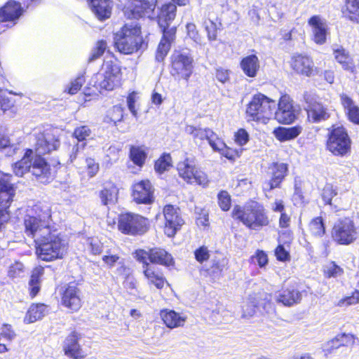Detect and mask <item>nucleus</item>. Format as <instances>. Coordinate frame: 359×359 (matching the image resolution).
<instances>
[{"instance_id": "obj_60", "label": "nucleus", "mask_w": 359, "mask_h": 359, "mask_svg": "<svg viewBox=\"0 0 359 359\" xmlns=\"http://www.w3.org/2000/svg\"><path fill=\"white\" fill-rule=\"evenodd\" d=\"M235 143L238 146L245 145L250 140V135L244 128H238L233 135Z\"/></svg>"}, {"instance_id": "obj_15", "label": "nucleus", "mask_w": 359, "mask_h": 359, "mask_svg": "<svg viewBox=\"0 0 359 359\" xmlns=\"http://www.w3.org/2000/svg\"><path fill=\"white\" fill-rule=\"evenodd\" d=\"M266 174L269 179L262 184V191L264 194L282 187L283 182L289 174V165L280 161L272 162L267 166Z\"/></svg>"}, {"instance_id": "obj_29", "label": "nucleus", "mask_w": 359, "mask_h": 359, "mask_svg": "<svg viewBox=\"0 0 359 359\" xmlns=\"http://www.w3.org/2000/svg\"><path fill=\"white\" fill-rule=\"evenodd\" d=\"M21 4L14 0H9L0 7V22H15L24 13Z\"/></svg>"}, {"instance_id": "obj_33", "label": "nucleus", "mask_w": 359, "mask_h": 359, "mask_svg": "<svg viewBox=\"0 0 359 359\" xmlns=\"http://www.w3.org/2000/svg\"><path fill=\"white\" fill-rule=\"evenodd\" d=\"M44 274V268L40 265L35 266L28 281V292L30 298L33 299L40 292L41 288L42 277Z\"/></svg>"}, {"instance_id": "obj_9", "label": "nucleus", "mask_w": 359, "mask_h": 359, "mask_svg": "<svg viewBox=\"0 0 359 359\" xmlns=\"http://www.w3.org/2000/svg\"><path fill=\"white\" fill-rule=\"evenodd\" d=\"M275 107V101L262 93L255 94L246 106L248 121L259 122L269 119Z\"/></svg>"}, {"instance_id": "obj_61", "label": "nucleus", "mask_w": 359, "mask_h": 359, "mask_svg": "<svg viewBox=\"0 0 359 359\" xmlns=\"http://www.w3.org/2000/svg\"><path fill=\"white\" fill-rule=\"evenodd\" d=\"M276 258L279 262H288L290 260V252L287 250L283 245L278 244L274 250Z\"/></svg>"}, {"instance_id": "obj_50", "label": "nucleus", "mask_w": 359, "mask_h": 359, "mask_svg": "<svg viewBox=\"0 0 359 359\" xmlns=\"http://www.w3.org/2000/svg\"><path fill=\"white\" fill-rule=\"evenodd\" d=\"M344 271L342 267L337 264L334 261H331L329 265L325 266L323 270V273L326 278H336L344 274Z\"/></svg>"}, {"instance_id": "obj_2", "label": "nucleus", "mask_w": 359, "mask_h": 359, "mask_svg": "<svg viewBox=\"0 0 359 359\" xmlns=\"http://www.w3.org/2000/svg\"><path fill=\"white\" fill-rule=\"evenodd\" d=\"M23 225L25 233L34 239V252L39 259L50 262L64 257L66 246L55 229L32 215L25 217Z\"/></svg>"}, {"instance_id": "obj_38", "label": "nucleus", "mask_w": 359, "mask_h": 359, "mask_svg": "<svg viewBox=\"0 0 359 359\" xmlns=\"http://www.w3.org/2000/svg\"><path fill=\"white\" fill-rule=\"evenodd\" d=\"M48 311V306L43 303H33L27 310L25 321L27 323L41 319Z\"/></svg>"}, {"instance_id": "obj_40", "label": "nucleus", "mask_w": 359, "mask_h": 359, "mask_svg": "<svg viewBox=\"0 0 359 359\" xmlns=\"http://www.w3.org/2000/svg\"><path fill=\"white\" fill-rule=\"evenodd\" d=\"M196 166L194 160L188 157L178 162L177 171L179 177L187 182L189 178L192 176Z\"/></svg>"}, {"instance_id": "obj_27", "label": "nucleus", "mask_w": 359, "mask_h": 359, "mask_svg": "<svg viewBox=\"0 0 359 359\" xmlns=\"http://www.w3.org/2000/svg\"><path fill=\"white\" fill-rule=\"evenodd\" d=\"M332 54L335 61L341 65L344 71L353 75L358 73V65H355L349 51L344 47L339 46L333 48Z\"/></svg>"}, {"instance_id": "obj_6", "label": "nucleus", "mask_w": 359, "mask_h": 359, "mask_svg": "<svg viewBox=\"0 0 359 359\" xmlns=\"http://www.w3.org/2000/svg\"><path fill=\"white\" fill-rule=\"evenodd\" d=\"M326 149L335 156H345L351 151L352 141L343 125L333 124L327 129Z\"/></svg>"}, {"instance_id": "obj_19", "label": "nucleus", "mask_w": 359, "mask_h": 359, "mask_svg": "<svg viewBox=\"0 0 359 359\" xmlns=\"http://www.w3.org/2000/svg\"><path fill=\"white\" fill-rule=\"evenodd\" d=\"M359 345L358 337L353 333L340 332L326 342L323 348L325 356H328L339 348H352Z\"/></svg>"}, {"instance_id": "obj_36", "label": "nucleus", "mask_w": 359, "mask_h": 359, "mask_svg": "<svg viewBox=\"0 0 359 359\" xmlns=\"http://www.w3.org/2000/svg\"><path fill=\"white\" fill-rule=\"evenodd\" d=\"M302 131L303 128L302 126L295 125L288 128L278 126L273 130V133L276 140L283 142L295 139Z\"/></svg>"}, {"instance_id": "obj_42", "label": "nucleus", "mask_w": 359, "mask_h": 359, "mask_svg": "<svg viewBox=\"0 0 359 359\" xmlns=\"http://www.w3.org/2000/svg\"><path fill=\"white\" fill-rule=\"evenodd\" d=\"M173 166V161L170 153L163 152L154 161V168L158 175H162L170 170Z\"/></svg>"}, {"instance_id": "obj_39", "label": "nucleus", "mask_w": 359, "mask_h": 359, "mask_svg": "<svg viewBox=\"0 0 359 359\" xmlns=\"http://www.w3.org/2000/svg\"><path fill=\"white\" fill-rule=\"evenodd\" d=\"M128 156L135 165L142 168L147 158V148L144 146L131 145L129 148Z\"/></svg>"}, {"instance_id": "obj_34", "label": "nucleus", "mask_w": 359, "mask_h": 359, "mask_svg": "<svg viewBox=\"0 0 359 359\" xmlns=\"http://www.w3.org/2000/svg\"><path fill=\"white\" fill-rule=\"evenodd\" d=\"M240 67L245 76L254 78L260 69L259 60L256 54L248 55L241 60Z\"/></svg>"}, {"instance_id": "obj_3", "label": "nucleus", "mask_w": 359, "mask_h": 359, "mask_svg": "<svg viewBox=\"0 0 359 359\" xmlns=\"http://www.w3.org/2000/svg\"><path fill=\"white\" fill-rule=\"evenodd\" d=\"M231 216L250 231H259L271 222L264 205L254 199L248 200L243 205H234Z\"/></svg>"}, {"instance_id": "obj_64", "label": "nucleus", "mask_w": 359, "mask_h": 359, "mask_svg": "<svg viewBox=\"0 0 359 359\" xmlns=\"http://www.w3.org/2000/svg\"><path fill=\"white\" fill-rule=\"evenodd\" d=\"M86 170L90 177H94L100 170V165L93 158H87L86 159Z\"/></svg>"}, {"instance_id": "obj_48", "label": "nucleus", "mask_w": 359, "mask_h": 359, "mask_svg": "<svg viewBox=\"0 0 359 359\" xmlns=\"http://www.w3.org/2000/svg\"><path fill=\"white\" fill-rule=\"evenodd\" d=\"M108 48V44L106 40H97L92 48L91 53L88 59V62H93L101 57Z\"/></svg>"}, {"instance_id": "obj_58", "label": "nucleus", "mask_w": 359, "mask_h": 359, "mask_svg": "<svg viewBox=\"0 0 359 359\" xmlns=\"http://www.w3.org/2000/svg\"><path fill=\"white\" fill-rule=\"evenodd\" d=\"M91 134V130L88 126L76 127L72 133V137L78 142L85 141Z\"/></svg>"}, {"instance_id": "obj_24", "label": "nucleus", "mask_w": 359, "mask_h": 359, "mask_svg": "<svg viewBox=\"0 0 359 359\" xmlns=\"http://www.w3.org/2000/svg\"><path fill=\"white\" fill-rule=\"evenodd\" d=\"M302 299V292L298 289L297 283H293L282 289L276 297V302L285 306L290 307L299 304Z\"/></svg>"}, {"instance_id": "obj_43", "label": "nucleus", "mask_w": 359, "mask_h": 359, "mask_svg": "<svg viewBox=\"0 0 359 359\" xmlns=\"http://www.w3.org/2000/svg\"><path fill=\"white\" fill-rule=\"evenodd\" d=\"M308 231L314 238H322L326 233V226L321 216L313 217L308 224Z\"/></svg>"}, {"instance_id": "obj_45", "label": "nucleus", "mask_w": 359, "mask_h": 359, "mask_svg": "<svg viewBox=\"0 0 359 359\" xmlns=\"http://www.w3.org/2000/svg\"><path fill=\"white\" fill-rule=\"evenodd\" d=\"M187 183L189 184H195L206 187L210 183V180L208 174L202 168L196 166L192 176L189 178Z\"/></svg>"}, {"instance_id": "obj_52", "label": "nucleus", "mask_w": 359, "mask_h": 359, "mask_svg": "<svg viewBox=\"0 0 359 359\" xmlns=\"http://www.w3.org/2000/svg\"><path fill=\"white\" fill-rule=\"evenodd\" d=\"M217 203L219 208L227 212L231 207V197L229 192L226 190H221L217 194Z\"/></svg>"}, {"instance_id": "obj_47", "label": "nucleus", "mask_w": 359, "mask_h": 359, "mask_svg": "<svg viewBox=\"0 0 359 359\" xmlns=\"http://www.w3.org/2000/svg\"><path fill=\"white\" fill-rule=\"evenodd\" d=\"M337 189L332 183H325L321 190V198L325 205H332V198L337 196Z\"/></svg>"}, {"instance_id": "obj_44", "label": "nucleus", "mask_w": 359, "mask_h": 359, "mask_svg": "<svg viewBox=\"0 0 359 359\" xmlns=\"http://www.w3.org/2000/svg\"><path fill=\"white\" fill-rule=\"evenodd\" d=\"M124 116V108L121 105H114L108 110L104 118V121L111 126H116L117 123L123 121Z\"/></svg>"}, {"instance_id": "obj_35", "label": "nucleus", "mask_w": 359, "mask_h": 359, "mask_svg": "<svg viewBox=\"0 0 359 359\" xmlns=\"http://www.w3.org/2000/svg\"><path fill=\"white\" fill-rule=\"evenodd\" d=\"M177 15V6L172 2L163 4L158 10L156 22L158 25L171 24Z\"/></svg>"}, {"instance_id": "obj_7", "label": "nucleus", "mask_w": 359, "mask_h": 359, "mask_svg": "<svg viewBox=\"0 0 359 359\" xmlns=\"http://www.w3.org/2000/svg\"><path fill=\"white\" fill-rule=\"evenodd\" d=\"M149 229V219L140 214L123 212L117 217V229L123 235L130 236H142Z\"/></svg>"}, {"instance_id": "obj_5", "label": "nucleus", "mask_w": 359, "mask_h": 359, "mask_svg": "<svg viewBox=\"0 0 359 359\" xmlns=\"http://www.w3.org/2000/svg\"><path fill=\"white\" fill-rule=\"evenodd\" d=\"M112 56V60L104 61L102 65L105 67L104 72L102 74L97 73L94 76V87L100 93L104 90L111 91L122 86V67L114 55Z\"/></svg>"}, {"instance_id": "obj_53", "label": "nucleus", "mask_w": 359, "mask_h": 359, "mask_svg": "<svg viewBox=\"0 0 359 359\" xmlns=\"http://www.w3.org/2000/svg\"><path fill=\"white\" fill-rule=\"evenodd\" d=\"M230 76L231 70L227 68L217 67L215 69L214 79L222 84L229 83L231 78Z\"/></svg>"}, {"instance_id": "obj_4", "label": "nucleus", "mask_w": 359, "mask_h": 359, "mask_svg": "<svg viewBox=\"0 0 359 359\" xmlns=\"http://www.w3.org/2000/svg\"><path fill=\"white\" fill-rule=\"evenodd\" d=\"M144 43L140 25L124 24L114 34V46L119 53L131 55L140 50Z\"/></svg>"}, {"instance_id": "obj_22", "label": "nucleus", "mask_w": 359, "mask_h": 359, "mask_svg": "<svg viewBox=\"0 0 359 359\" xmlns=\"http://www.w3.org/2000/svg\"><path fill=\"white\" fill-rule=\"evenodd\" d=\"M11 174L0 172V208L9 210L15 196V187Z\"/></svg>"}, {"instance_id": "obj_13", "label": "nucleus", "mask_w": 359, "mask_h": 359, "mask_svg": "<svg viewBox=\"0 0 359 359\" xmlns=\"http://www.w3.org/2000/svg\"><path fill=\"white\" fill-rule=\"evenodd\" d=\"M83 299L81 283L78 280L69 282L61 290L60 304L70 313H76L81 309Z\"/></svg>"}, {"instance_id": "obj_23", "label": "nucleus", "mask_w": 359, "mask_h": 359, "mask_svg": "<svg viewBox=\"0 0 359 359\" xmlns=\"http://www.w3.org/2000/svg\"><path fill=\"white\" fill-rule=\"evenodd\" d=\"M81 334L74 330L65 338L62 351L64 354L71 359H84L86 356L85 351L79 344Z\"/></svg>"}, {"instance_id": "obj_20", "label": "nucleus", "mask_w": 359, "mask_h": 359, "mask_svg": "<svg viewBox=\"0 0 359 359\" xmlns=\"http://www.w3.org/2000/svg\"><path fill=\"white\" fill-rule=\"evenodd\" d=\"M154 189L149 180L145 179L132 185L131 195L137 204L149 205L154 203Z\"/></svg>"}, {"instance_id": "obj_32", "label": "nucleus", "mask_w": 359, "mask_h": 359, "mask_svg": "<svg viewBox=\"0 0 359 359\" xmlns=\"http://www.w3.org/2000/svg\"><path fill=\"white\" fill-rule=\"evenodd\" d=\"M339 97L347 119L351 123L359 126V106L355 104L354 100L347 94L341 93Z\"/></svg>"}, {"instance_id": "obj_31", "label": "nucleus", "mask_w": 359, "mask_h": 359, "mask_svg": "<svg viewBox=\"0 0 359 359\" xmlns=\"http://www.w3.org/2000/svg\"><path fill=\"white\" fill-rule=\"evenodd\" d=\"M159 316L163 323L169 329L183 327L187 319L185 315L170 309H161Z\"/></svg>"}, {"instance_id": "obj_56", "label": "nucleus", "mask_w": 359, "mask_h": 359, "mask_svg": "<svg viewBox=\"0 0 359 359\" xmlns=\"http://www.w3.org/2000/svg\"><path fill=\"white\" fill-rule=\"evenodd\" d=\"M204 25L208 39L210 41H215L217 37L218 30L219 29L217 23L210 19H206L204 21Z\"/></svg>"}, {"instance_id": "obj_59", "label": "nucleus", "mask_w": 359, "mask_h": 359, "mask_svg": "<svg viewBox=\"0 0 359 359\" xmlns=\"http://www.w3.org/2000/svg\"><path fill=\"white\" fill-rule=\"evenodd\" d=\"M194 255L195 259L200 264L207 262L210 257V250L205 245H201L196 248Z\"/></svg>"}, {"instance_id": "obj_14", "label": "nucleus", "mask_w": 359, "mask_h": 359, "mask_svg": "<svg viewBox=\"0 0 359 359\" xmlns=\"http://www.w3.org/2000/svg\"><path fill=\"white\" fill-rule=\"evenodd\" d=\"M157 4L158 0H127L122 12L127 20H139L152 15Z\"/></svg>"}, {"instance_id": "obj_63", "label": "nucleus", "mask_w": 359, "mask_h": 359, "mask_svg": "<svg viewBox=\"0 0 359 359\" xmlns=\"http://www.w3.org/2000/svg\"><path fill=\"white\" fill-rule=\"evenodd\" d=\"M267 294L264 292H253L248 297L247 302L255 306L257 309L262 300L266 299Z\"/></svg>"}, {"instance_id": "obj_12", "label": "nucleus", "mask_w": 359, "mask_h": 359, "mask_svg": "<svg viewBox=\"0 0 359 359\" xmlns=\"http://www.w3.org/2000/svg\"><path fill=\"white\" fill-rule=\"evenodd\" d=\"M331 238L338 245H349L358 238L357 227L352 219L344 217L338 219L331 229Z\"/></svg>"}, {"instance_id": "obj_28", "label": "nucleus", "mask_w": 359, "mask_h": 359, "mask_svg": "<svg viewBox=\"0 0 359 359\" xmlns=\"http://www.w3.org/2000/svg\"><path fill=\"white\" fill-rule=\"evenodd\" d=\"M194 139L207 140L215 151H220L224 146V142L210 128H193L191 132Z\"/></svg>"}, {"instance_id": "obj_8", "label": "nucleus", "mask_w": 359, "mask_h": 359, "mask_svg": "<svg viewBox=\"0 0 359 359\" xmlns=\"http://www.w3.org/2000/svg\"><path fill=\"white\" fill-rule=\"evenodd\" d=\"M302 104L306 113V121L311 124H316L327 121L331 113L327 107L319 100L317 94L312 91H305L302 95Z\"/></svg>"}, {"instance_id": "obj_51", "label": "nucleus", "mask_w": 359, "mask_h": 359, "mask_svg": "<svg viewBox=\"0 0 359 359\" xmlns=\"http://www.w3.org/2000/svg\"><path fill=\"white\" fill-rule=\"evenodd\" d=\"M86 245L88 250L92 255L97 256L102 254L103 252L104 245L97 238L89 237L86 240Z\"/></svg>"}, {"instance_id": "obj_41", "label": "nucleus", "mask_w": 359, "mask_h": 359, "mask_svg": "<svg viewBox=\"0 0 359 359\" xmlns=\"http://www.w3.org/2000/svg\"><path fill=\"white\" fill-rule=\"evenodd\" d=\"M227 262L224 260H217L212 262L210 266L205 270V276L212 282H215L224 276V270L227 269Z\"/></svg>"}, {"instance_id": "obj_30", "label": "nucleus", "mask_w": 359, "mask_h": 359, "mask_svg": "<svg viewBox=\"0 0 359 359\" xmlns=\"http://www.w3.org/2000/svg\"><path fill=\"white\" fill-rule=\"evenodd\" d=\"M118 195L119 189L112 181L105 182L98 192L101 204L107 207L115 205L118 202Z\"/></svg>"}, {"instance_id": "obj_25", "label": "nucleus", "mask_w": 359, "mask_h": 359, "mask_svg": "<svg viewBox=\"0 0 359 359\" xmlns=\"http://www.w3.org/2000/svg\"><path fill=\"white\" fill-rule=\"evenodd\" d=\"M308 25L311 27L312 40L318 45L324 44L327 41L328 27L326 21L320 15H312L308 20Z\"/></svg>"}, {"instance_id": "obj_10", "label": "nucleus", "mask_w": 359, "mask_h": 359, "mask_svg": "<svg viewBox=\"0 0 359 359\" xmlns=\"http://www.w3.org/2000/svg\"><path fill=\"white\" fill-rule=\"evenodd\" d=\"M194 57L189 53L177 51L170 57L169 73L175 80L189 82L194 72Z\"/></svg>"}, {"instance_id": "obj_62", "label": "nucleus", "mask_w": 359, "mask_h": 359, "mask_svg": "<svg viewBox=\"0 0 359 359\" xmlns=\"http://www.w3.org/2000/svg\"><path fill=\"white\" fill-rule=\"evenodd\" d=\"M251 260H256L257 265L263 268L268 264L269 259L267 254L262 250H257L255 255L250 257Z\"/></svg>"}, {"instance_id": "obj_16", "label": "nucleus", "mask_w": 359, "mask_h": 359, "mask_svg": "<svg viewBox=\"0 0 359 359\" xmlns=\"http://www.w3.org/2000/svg\"><path fill=\"white\" fill-rule=\"evenodd\" d=\"M162 213L164 217V233L168 237L172 238L184 224L180 208L172 204H166L163 208Z\"/></svg>"}, {"instance_id": "obj_18", "label": "nucleus", "mask_w": 359, "mask_h": 359, "mask_svg": "<svg viewBox=\"0 0 359 359\" xmlns=\"http://www.w3.org/2000/svg\"><path fill=\"white\" fill-rule=\"evenodd\" d=\"M290 67L297 75L311 77L316 74V68L312 57L302 53H295L289 61Z\"/></svg>"}, {"instance_id": "obj_49", "label": "nucleus", "mask_w": 359, "mask_h": 359, "mask_svg": "<svg viewBox=\"0 0 359 359\" xmlns=\"http://www.w3.org/2000/svg\"><path fill=\"white\" fill-rule=\"evenodd\" d=\"M162 33L161 41L168 42L170 44L175 42L177 34V27L170 26V24L158 25Z\"/></svg>"}, {"instance_id": "obj_1", "label": "nucleus", "mask_w": 359, "mask_h": 359, "mask_svg": "<svg viewBox=\"0 0 359 359\" xmlns=\"http://www.w3.org/2000/svg\"><path fill=\"white\" fill-rule=\"evenodd\" d=\"M60 140L55 134L53 128H47L35 135L34 148H27L22 157L12 165L13 173L18 177H22L27 172H31L40 183L51 182L55 175L50 163L43 157L58 149Z\"/></svg>"}, {"instance_id": "obj_37", "label": "nucleus", "mask_w": 359, "mask_h": 359, "mask_svg": "<svg viewBox=\"0 0 359 359\" xmlns=\"http://www.w3.org/2000/svg\"><path fill=\"white\" fill-rule=\"evenodd\" d=\"M341 12L345 19L359 24V0H344Z\"/></svg>"}, {"instance_id": "obj_11", "label": "nucleus", "mask_w": 359, "mask_h": 359, "mask_svg": "<svg viewBox=\"0 0 359 359\" xmlns=\"http://www.w3.org/2000/svg\"><path fill=\"white\" fill-rule=\"evenodd\" d=\"M135 260L142 264H150L151 265L159 264L165 267H171L175 265V259L172 255L160 247H153L147 250L137 249L133 252Z\"/></svg>"}, {"instance_id": "obj_26", "label": "nucleus", "mask_w": 359, "mask_h": 359, "mask_svg": "<svg viewBox=\"0 0 359 359\" xmlns=\"http://www.w3.org/2000/svg\"><path fill=\"white\" fill-rule=\"evenodd\" d=\"M88 7L95 17L100 22L109 19L112 15V0H87Z\"/></svg>"}, {"instance_id": "obj_55", "label": "nucleus", "mask_w": 359, "mask_h": 359, "mask_svg": "<svg viewBox=\"0 0 359 359\" xmlns=\"http://www.w3.org/2000/svg\"><path fill=\"white\" fill-rule=\"evenodd\" d=\"M171 46L172 44L160 40L155 53L156 60L159 62H163L169 53Z\"/></svg>"}, {"instance_id": "obj_57", "label": "nucleus", "mask_w": 359, "mask_h": 359, "mask_svg": "<svg viewBox=\"0 0 359 359\" xmlns=\"http://www.w3.org/2000/svg\"><path fill=\"white\" fill-rule=\"evenodd\" d=\"M359 304V290H353L348 296L344 297L338 302L339 306H348Z\"/></svg>"}, {"instance_id": "obj_54", "label": "nucleus", "mask_w": 359, "mask_h": 359, "mask_svg": "<svg viewBox=\"0 0 359 359\" xmlns=\"http://www.w3.org/2000/svg\"><path fill=\"white\" fill-rule=\"evenodd\" d=\"M243 149H234L227 147L224 143V146L222 150L219 151L222 156L225 157L231 162H234L241 157Z\"/></svg>"}, {"instance_id": "obj_21", "label": "nucleus", "mask_w": 359, "mask_h": 359, "mask_svg": "<svg viewBox=\"0 0 359 359\" xmlns=\"http://www.w3.org/2000/svg\"><path fill=\"white\" fill-rule=\"evenodd\" d=\"M142 273L149 287H154L161 290L169 285L163 271L154 265L150 264H142Z\"/></svg>"}, {"instance_id": "obj_17", "label": "nucleus", "mask_w": 359, "mask_h": 359, "mask_svg": "<svg viewBox=\"0 0 359 359\" xmlns=\"http://www.w3.org/2000/svg\"><path fill=\"white\" fill-rule=\"evenodd\" d=\"M297 118L292 98L287 93L281 94L275 112L276 120L279 123L290 125L294 123Z\"/></svg>"}, {"instance_id": "obj_46", "label": "nucleus", "mask_w": 359, "mask_h": 359, "mask_svg": "<svg viewBox=\"0 0 359 359\" xmlns=\"http://www.w3.org/2000/svg\"><path fill=\"white\" fill-rule=\"evenodd\" d=\"M86 83V78L83 74L77 75L72 79L69 83L65 88L63 92L69 95L77 94Z\"/></svg>"}]
</instances>
